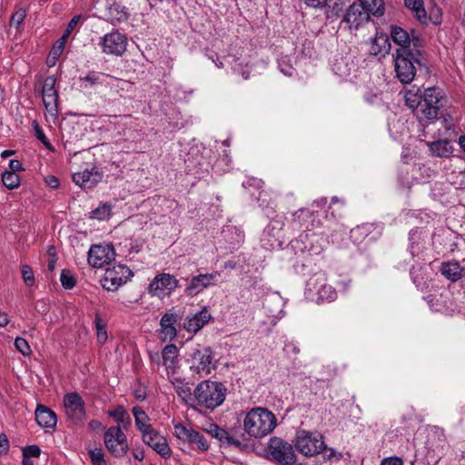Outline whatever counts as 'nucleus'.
<instances>
[{"label":"nucleus","mask_w":465,"mask_h":465,"mask_svg":"<svg viewBox=\"0 0 465 465\" xmlns=\"http://www.w3.org/2000/svg\"><path fill=\"white\" fill-rule=\"evenodd\" d=\"M392 57L396 78L401 84L411 83L417 70L425 64L423 53L420 50L397 48Z\"/></svg>","instance_id":"nucleus-1"},{"label":"nucleus","mask_w":465,"mask_h":465,"mask_svg":"<svg viewBox=\"0 0 465 465\" xmlns=\"http://www.w3.org/2000/svg\"><path fill=\"white\" fill-rule=\"evenodd\" d=\"M277 426L276 416L268 409L252 408L243 420L244 431L251 437L262 438L270 434Z\"/></svg>","instance_id":"nucleus-2"},{"label":"nucleus","mask_w":465,"mask_h":465,"mask_svg":"<svg viewBox=\"0 0 465 465\" xmlns=\"http://www.w3.org/2000/svg\"><path fill=\"white\" fill-rule=\"evenodd\" d=\"M226 391L222 382L203 381L194 390V401L202 407L213 410L223 404Z\"/></svg>","instance_id":"nucleus-3"},{"label":"nucleus","mask_w":465,"mask_h":465,"mask_svg":"<svg viewBox=\"0 0 465 465\" xmlns=\"http://www.w3.org/2000/svg\"><path fill=\"white\" fill-rule=\"evenodd\" d=\"M448 103L444 90L438 86L426 88L422 94L421 119H437Z\"/></svg>","instance_id":"nucleus-4"},{"label":"nucleus","mask_w":465,"mask_h":465,"mask_svg":"<svg viewBox=\"0 0 465 465\" xmlns=\"http://www.w3.org/2000/svg\"><path fill=\"white\" fill-rule=\"evenodd\" d=\"M305 294L309 300L317 303L333 302L337 298L335 289L328 283L327 275L322 272L315 273L308 280Z\"/></svg>","instance_id":"nucleus-5"},{"label":"nucleus","mask_w":465,"mask_h":465,"mask_svg":"<svg viewBox=\"0 0 465 465\" xmlns=\"http://www.w3.org/2000/svg\"><path fill=\"white\" fill-rule=\"evenodd\" d=\"M267 459L282 465H293L296 462V454L292 445L279 437L269 440L266 448Z\"/></svg>","instance_id":"nucleus-6"},{"label":"nucleus","mask_w":465,"mask_h":465,"mask_svg":"<svg viewBox=\"0 0 465 465\" xmlns=\"http://www.w3.org/2000/svg\"><path fill=\"white\" fill-rule=\"evenodd\" d=\"M104 442L107 450L115 458L124 457L129 450L127 437L119 425L106 430Z\"/></svg>","instance_id":"nucleus-7"},{"label":"nucleus","mask_w":465,"mask_h":465,"mask_svg":"<svg viewBox=\"0 0 465 465\" xmlns=\"http://www.w3.org/2000/svg\"><path fill=\"white\" fill-rule=\"evenodd\" d=\"M213 353L210 347L198 346L190 353L187 362L190 370L200 375H208L212 371Z\"/></svg>","instance_id":"nucleus-8"},{"label":"nucleus","mask_w":465,"mask_h":465,"mask_svg":"<svg viewBox=\"0 0 465 465\" xmlns=\"http://www.w3.org/2000/svg\"><path fill=\"white\" fill-rule=\"evenodd\" d=\"M295 446L305 456H314L325 449L322 435L305 430L298 431Z\"/></svg>","instance_id":"nucleus-9"},{"label":"nucleus","mask_w":465,"mask_h":465,"mask_svg":"<svg viewBox=\"0 0 465 465\" xmlns=\"http://www.w3.org/2000/svg\"><path fill=\"white\" fill-rule=\"evenodd\" d=\"M133 276L132 271L124 264H118L107 269L101 280V284L107 291H116Z\"/></svg>","instance_id":"nucleus-10"},{"label":"nucleus","mask_w":465,"mask_h":465,"mask_svg":"<svg viewBox=\"0 0 465 465\" xmlns=\"http://www.w3.org/2000/svg\"><path fill=\"white\" fill-rule=\"evenodd\" d=\"M99 45L103 53L120 56L126 51L127 37L119 31H113L100 38Z\"/></svg>","instance_id":"nucleus-11"},{"label":"nucleus","mask_w":465,"mask_h":465,"mask_svg":"<svg viewBox=\"0 0 465 465\" xmlns=\"http://www.w3.org/2000/svg\"><path fill=\"white\" fill-rule=\"evenodd\" d=\"M174 435L183 442L196 445V449L202 452H205L209 450V444L204 435L190 426H185L182 423L175 424Z\"/></svg>","instance_id":"nucleus-12"},{"label":"nucleus","mask_w":465,"mask_h":465,"mask_svg":"<svg viewBox=\"0 0 465 465\" xmlns=\"http://www.w3.org/2000/svg\"><path fill=\"white\" fill-rule=\"evenodd\" d=\"M115 258L112 244H94L90 247L87 256L88 263L94 268H102L111 263Z\"/></svg>","instance_id":"nucleus-13"},{"label":"nucleus","mask_w":465,"mask_h":465,"mask_svg":"<svg viewBox=\"0 0 465 465\" xmlns=\"http://www.w3.org/2000/svg\"><path fill=\"white\" fill-rule=\"evenodd\" d=\"M64 406L67 417L74 423H82L85 419L84 401L77 392L66 393Z\"/></svg>","instance_id":"nucleus-14"},{"label":"nucleus","mask_w":465,"mask_h":465,"mask_svg":"<svg viewBox=\"0 0 465 465\" xmlns=\"http://www.w3.org/2000/svg\"><path fill=\"white\" fill-rule=\"evenodd\" d=\"M142 439L144 444L151 447L163 459H169L171 457L172 450L168 445L167 440L153 428L143 433Z\"/></svg>","instance_id":"nucleus-15"},{"label":"nucleus","mask_w":465,"mask_h":465,"mask_svg":"<svg viewBox=\"0 0 465 465\" xmlns=\"http://www.w3.org/2000/svg\"><path fill=\"white\" fill-rule=\"evenodd\" d=\"M56 78L54 75L47 76L43 84V103L47 112L54 115L58 114V92L55 89Z\"/></svg>","instance_id":"nucleus-16"},{"label":"nucleus","mask_w":465,"mask_h":465,"mask_svg":"<svg viewBox=\"0 0 465 465\" xmlns=\"http://www.w3.org/2000/svg\"><path fill=\"white\" fill-rule=\"evenodd\" d=\"M179 285L178 280L169 273H160L149 284V292L153 295L162 296L169 294Z\"/></svg>","instance_id":"nucleus-17"},{"label":"nucleus","mask_w":465,"mask_h":465,"mask_svg":"<svg viewBox=\"0 0 465 465\" xmlns=\"http://www.w3.org/2000/svg\"><path fill=\"white\" fill-rule=\"evenodd\" d=\"M220 273L215 272L213 273H203L193 276L187 283L184 292L187 296H194L209 286L214 285Z\"/></svg>","instance_id":"nucleus-18"},{"label":"nucleus","mask_w":465,"mask_h":465,"mask_svg":"<svg viewBox=\"0 0 465 465\" xmlns=\"http://www.w3.org/2000/svg\"><path fill=\"white\" fill-rule=\"evenodd\" d=\"M370 19V14L361 5L352 4L347 9L341 21L347 25L349 29H358L362 24Z\"/></svg>","instance_id":"nucleus-19"},{"label":"nucleus","mask_w":465,"mask_h":465,"mask_svg":"<svg viewBox=\"0 0 465 465\" xmlns=\"http://www.w3.org/2000/svg\"><path fill=\"white\" fill-rule=\"evenodd\" d=\"M104 174L97 168L85 169L73 174V181L83 189H91L102 182Z\"/></svg>","instance_id":"nucleus-20"},{"label":"nucleus","mask_w":465,"mask_h":465,"mask_svg":"<svg viewBox=\"0 0 465 465\" xmlns=\"http://www.w3.org/2000/svg\"><path fill=\"white\" fill-rule=\"evenodd\" d=\"M180 320L178 314L169 311L165 312L160 321L161 326V339L163 341H173L176 335L177 331L174 324Z\"/></svg>","instance_id":"nucleus-21"},{"label":"nucleus","mask_w":465,"mask_h":465,"mask_svg":"<svg viewBox=\"0 0 465 465\" xmlns=\"http://www.w3.org/2000/svg\"><path fill=\"white\" fill-rule=\"evenodd\" d=\"M212 316L210 312L206 307H203L200 312L193 314L192 316H187L183 322V328L188 332L196 333L199 331L208 322L211 320Z\"/></svg>","instance_id":"nucleus-22"},{"label":"nucleus","mask_w":465,"mask_h":465,"mask_svg":"<svg viewBox=\"0 0 465 465\" xmlns=\"http://www.w3.org/2000/svg\"><path fill=\"white\" fill-rule=\"evenodd\" d=\"M427 233L421 228H414L409 233V250L412 257L419 255L426 249Z\"/></svg>","instance_id":"nucleus-23"},{"label":"nucleus","mask_w":465,"mask_h":465,"mask_svg":"<svg viewBox=\"0 0 465 465\" xmlns=\"http://www.w3.org/2000/svg\"><path fill=\"white\" fill-rule=\"evenodd\" d=\"M439 271L446 279L451 282H457L465 276V268L456 261L442 262Z\"/></svg>","instance_id":"nucleus-24"},{"label":"nucleus","mask_w":465,"mask_h":465,"mask_svg":"<svg viewBox=\"0 0 465 465\" xmlns=\"http://www.w3.org/2000/svg\"><path fill=\"white\" fill-rule=\"evenodd\" d=\"M390 50L391 42L389 36L383 33H377L371 43V54L374 56H385V54H389Z\"/></svg>","instance_id":"nucleus-25"},{"label":"nucleus","mask_w":465,"mask_h":465,"mask_svg":"<svg viewBox=\"0 0 465 465\" xmlns=\"http://www.w3.org/2000/svg\"><path fill=\"white\" fill-rule=\"evenodd\" d=\"M35 420L43 428H54L57 419L55 413L44 405H38L35 410Z\"/></svg>","instance_id":"nucleus-26"},{"label":"nucleus","mask_w":465,"mask_h":465,"mask_svg":"<svg viewBox=\"0 0 465 465\" xmlns=\"http://www.w3.org/2000/svg\"><path fill=\"white\" fill-rule=\"evenodd\" d=\"M208 432L213 437L219 440L223 444L236 447L241 446V441L239 440L234 439L232 436L230 435V433L227 430L219 427L216 424H211Z\"/></svg>","instance_id":"nucleus-27"},{"label":"nucleus","mask_w":465,"mask_h":465,"mask_svg":"<svg viewBox=\"0 0 465 465\" xmlns=\"http://www.w3.org/2000/svg\"><path fill=\"white\" fill-rule=\"evenodd\" d=\"M404 5L413 13L420 24H428L423 0H404Z\"/></svg>","instance_id":"nucleus-28"},{"label":"nucleus","mask_w":465,"mask_h":465,"mask_svg":"<svg viewBox=\"0 0 465 465\" xmlns=\"http://www.w3.org/2000/svg\"><path fill=\"white\" fill-rule=\"evenodd\" d=\"M105 77H107V74L104 73L91 71L85 76L79 78L80 86L87 89L102 85Z\"/></svg>","instance_id":"nucleus-29"},{"label":"nucleus","mask_w":465,"mask_h":465,"mask_svg":"<svg viewBox=\"0 0 465 465\" xmlns=\"http://www.w3.org/2000/svg\"><path fill=\"white\" fill-rule=\"evenodd\" d=\"M410 34L401 26L392 25L391 27V36L399 48H410Z\"/></svg>","instance_id":"nucleus-30"},{"label":"nucleus","mask_w":465,"mask_h":465,"mask_svg":"<svg viewBox=\"0 0 465 465\" xmlns=\"http://www.w3.org/2000/svg\"><path fill=\"white\" fill-rule=\"evenodd\" d=\"M405 104L412 110L414 114L421 119L422 95L412 91H407L404 95Z\"/></svg>","instance_id":"nucleus-31"},{"label":"nucleus","mask_w":465,"mask_h":465,"mask_svg":"<svg viewBox=\"0 0 465 465\" xmlns=\"http://www.w3.org/2000/svg\"><path fill=\"white\" fill-rule=\"evenodd\" d=\"M429 148L433 156L449 157L452 153V147L447 140H438L429 143Z\"/></svg>","instance_id":"nucleus-32"},{"label":"nucleus","mask_w":465,"mask_h":465,"mask_svg":"<svg viewBox=\"0 0 465 465\" xmlns=\"http://www.w3.org/2000/svg\"><path fill=\"white\" fill-rule=\"evenodd\" d=\"M178 349L174 344L166 345L162 351L163 364L166 369L174 370L177 364Z\"/></svg>","instance_id":"nucleus-33"},{"label":"nucleus","mask_w":465,"mask_h":465,"mask_svg":"<svg viewBox=\"0 0 465 465\" xmlns=\"http://www.w3.org/2000/svg\"><path fill=\"white\" fill-rule=\"evenodd\" d=\"M132 411L134 417L135 425L142 434L153 428V426L148 423L150 420L148 415L141 407L134 406Z\"/></svg>","instance_id":"nucleus-34"},{"label":"nucleus","mask_w":465,"mask_h":465,"mask_svg":"<svg viewBox=\"0 0 465 465\" xmlns=\"http://www.w3.org/2000/svg\"><path fill=\"white\" fill-rule=\"evenodd\" d=\"M360 4L369 14L380 17L384 14L382 0H359Z\"/></svg>","instance_id":"nucleus-35"},{"label":"nucleus","mask_w":465,"mask_h":465,"mask_svg":"<svg viewBox=\"0 0 465 465\" xmlns=\"http://www.w3.org/2000/svg\"><path fill=\"white\" fill-rule=\"evenodd\" d=\"M174 388L177 395L185 402H190L194 401V392L192 393L191 387L188 383L183 382L181 380H176V383H174Z\"/></svg>","instance_id":"nucleus-36"},{"label":"nucleus","mask_w":465,"mask_h":465,"mask_svg":"<svg viewBox=\"0 0 465 465\" xmlns=\"http://www.w3.org/2000/svg\"><path fill=\"white\" fill-rule=\"evenodd\" d=\"M108 413L119 426L120 424L129 425L131 423V419L123 406H118L116 409L109 411Z\"/></svg>","instance_id":"nucleus-37"},{"label":"nucleus","mask_w":465,"mask_h":465,"mask_svg":"<svg viewBox=\"0 0 465 465\" xmlns=\"http://www.w3.org/2000/svg\"><path fill=\"white\" fill-rule=\"evenodd\" d=\"M2 182L7 189L13 190L20 185V177L13 172L5 171L2 174Z\"/></svg>","instance_id":"nucleus-38"},{"label":"nucleus","mask_w":465,"mask_h":465,"mask_svg":"<svg viewBox=\"0 0 465 465\" xmlns=\"http://www.w3.org/2000/svg\"><path fill=\"white\" fill-rule=\"evenodd\" d=\"M94 326L96 330L97 340L99 342L104 343L107 340L106 324L101 319L99 314L95 315Z\"/></svg>","instance_id":"nucleus-39"},{"label":"nucleus","mask_w":465,"mask_h":465,"mask_svg":"<svg viewBox=\"0 0 465 465\" xmlns=\"http://www.w3.org/2000/svg\"><path fill=\"white\" fill-rule=\"evenodd\" d=\"M33 127H34L35 137L45 146L46 149H48L50 151H54V147H53L52 143L49 142V140L45 136L43 129L41 128V126L39 125L37 121L35 120L33 122Z\"/></svg>","instance_id":"nucleus-40"},{"label":"nucleus","mask_w":465,"mask_h":465,"mask_svg":"<svg viewBox=\"0 0 465 465\" xmlns=\"http://www.w3.org/2000/svg\"><path fill=\"white\" fill-rule=\"evenodd\" d=\"M60 281L62 286L66 290H71L75 286V279L68 270L64 269L62 271Z\"/></svg>","instance_id":"nucleus-41"},{"label":"nucleus","mask_w":465,"mask_h":465,"mask_svg":"<svg viewBox=\"0 0 465 465\" xmlns=\"http://www.w3.org/2000/svg\"><path fill=\"white\" fill-rule=\"evenodd\" d=\"M424 45V39L421 35L415 30H411L410 34V48L411 50H420Z\"/></svg>","instance_id":"nucleus-42"},{"label":"nucleus","mask_w":465,"mask_h":465,"mask_svg":"<svg viewBox=\"0 0 465 465\" xmlns=\"http://www.w3.org/2000/svg\"><path fill=\"white\" fill-rule=\"evenodd\" d=\"M88 453L94 465H106L102 448L90 449Z\"/></svg>","instance_id":"nucleus-43"},{"label":"nucleus","mask_w":465,"mask_h":465,"mask_svg":"<svg viewBox=\"0 0 465 465\" xmlns=\"http://www.w3.org/2000/svg\"><path fill=\"white\" fill-rule=\"evenodd\" d=\"M111 206L103 204L92 212V218L97 220H104L110 216Z\"/></svg>","instance_id":"nucleus-44"},{"label":"nucleus","mask_w":465,"mask_h":465,"mask_svg":"<svg viewBox=\"0 0 465 465\" xmlns=\"http://www.w3.org/2000/svg\"><path fill=\"white\" fill-rule=\"evenodd\" d=\"M67 40L68 38L62 35V36L55 42L50 53L54 59L61 55Z\"/></svg>","instance_id":"nucleus-45"},{"label":"nucleus","mask_w":465,"mask_h":465,"mask_svg":"<svg viewBox=\"0 0 465 465\" xmlns=\"http://www.w3.org/2000/svg\"><path fill=\"white\" fill-rule=\"evenodd\" d=\"M15 346L24 356H27L31 353V348L27 341L24 338L17 337L15 340Z\"/></svg>","instance_id":"nucleus-46"},{"label":"nucleus","mask_w":465,"mask_h":465,"mask_svg":"<svg viewBox=\"0 0 465 465\" xmlns=\"http://www.w3.org/2000/svg\"><path fill=\"white\" fill-rule=\"evenodd\" d=\"M368 229L365 225L357 226L351 231V238L355 242H361L367 236Z\"/></svg>","instance_id":"nucleus-47"},{"label":"nucleus","mask_w":465,"mask_h":465,"mask_svg":"<svg viewBox=\"0 0 465 465\" xmlns=\"http://www.w3.org/2000/svg\"><path fill=\"white\" fill-rule=\"evenodd\" d=\"M23 457L31 459L38 458L41 454V450L37 445H29L23 448Z\"/></svg>","instance_id":"nucleus-48"},{"label":"nucleus","mask_w":465,"mask_h":465,"mask_svg":"<svg viewBox=\"0 0 465 465\" xmlns=\"http://www.w3.org/2000/svg\"><path fill=\"white\" fill-rule=\"evenodd\" d=\"M25 17V10L23 8L18 9L15 13H14L10 19V25L18 27L24 21Z\"/></svg>","instance_id":"nucleus-49"},{"label":"nucleus","mask_w":465,"mask_h":465,"mask_svg":"<svg viewBox=\"0 0 465 465\" xmlns=\"http://www.w3.org/2000/svg\"><path fill=\"white\" fill-rule=\"evenodd\" d=\"M22 275H23L24 282L27 286L34 285L35 277H34V273H33V271L30 266L24 265L22 267Z\"/></svg>","instance_id":"nucleus-50"},{"label":"nucleus","mask_w":465,"mask_h":465,"mask_svg":"<svg viewBox=\"0 0 465 465\" xmlns=\"http://www.w3.org/2000/svg\"><path fill=\"white\" fill-rule=\"evenodd\" d=\"M431 435L433 438H437L440 442L439 446H437V449L440 448L441 450H443L444 443L446 441V437L443 429L439 427H433Z\"/></svg>","instance_id":"nucleus-51"},{"label":"nucleus","mask_w":465,"mask_h":465,"mask_svg":"<svg viewBox=\"0 0 465 465\" xmlns=\"http://www.w3.org/2000/svg\"><path fill=\"white\" fill-rule=\"evenodd\" d=\"M81 19V15H74L68 23L67 27L65 31L64 32L63 35L69 38L72 32L74 30V28L77 26L79 21Z\"/></svg>","instance_id":"nucleus-52"},{"label":"nucleus","mask_w":465,"mask_h":465,"mask_svg":"<svg viewBox=\"0 0 465 465\" xmlns=\"http://www.w3.org/2000/svg\"><path fill=\"white\" fill-rule=\"evenodd\" d=\"M433 25H440L441 23V15L439 8H435L430 12V17H428Z\"/></svg>","instance_id":"nucleus-53"},{"label":"nucleus","mask_w":465,"mask_h":465,"mask_svg":"<svg viewBox=\"0 0 465 465\" xmlns=\"http://www.w3.org/2000/svg\"><path fill=\"white\" fill-rule=\"evenodd\" d=\"M9 450V440L5 433L0 434V454L6 453Z\"/></svg>","instance_id":"nucleus-54"},{"label":"nucleus","mask_w":465,"mask_h":465,"mask_svg":"<svg viewBox=\"0 0 465 465\" xmlns=\"http://www.w3.org/2000/svg\"><path fill=\"white\" fill-rule=\"evenodd\" d=\"M9 168H10L9 172H13L15 173L16 172L24 171V167H23L22 163L19 160H17V159L10 160V162H9Z\"/></svg>","instance_id":"nucleus-55"},{"label":"nucleus","mask_w":465,"mask_h":465,"mask_svg":"<svg viewBox=\"0 0 465 465\" xmlns=\"http://www.w3.org/2000/svg\"><path fill=\"white\" fill-rule=\"evenodd\" d=\"M311 212L307 209H300L293 213V222L303 220L304 217H308Z\"/></svg>","instance_id":"nucleus-56"},{"label":"nucleus","mask_w":465,"mask_h":465,"mask_svg":"<svg viewBox=\"0 0 465 465\" xmlns=\"http://www.w3.org/2000/svg\"><path fill=\"white\" fill-rule=\"evenodd\" d=\"M381 465H403L401 459L398 457H390L384 459Z\"/></svg>","instance_id":"nucleus-57"},{"label":"nucleus","mask_w":465,"mask_h":465,"mask_svg":"<svg viewBox=\"0 0 465 465\" xmlns=\"http://www.w3.org/2000/svg\"><path fill=\"white\" fill-rule=\"evenodd\" d=\"M45 183L47 186L53 189H56L59 186V180L54 175L46 176Z\"/></svg>","instance_id":"nucleus-58"},{"label":"nucleus","mask_w":465,"mask_h":465,"mask_svg":"<svg viewBox=\"0 0 465 465\" xmlns=\"http://www.w3.org/2000/svg\"><path fill=\"white\" fill-rule=\"evenodd\" d=\"M284 61L280 63V69L282 74H284L287 76H292L295 71V69L291 65L283 66Z\"/></svg>","instance_id":"nucleus-59"},{"label":"nucleus","mask_w":465,"mask_h":465,"mask_svg":"<svg viewBox=\"0 0 465 465\" xmlns=\"http://www.w3.org/2000/svg\"><path fill=\"white\" fill-rule=\"evenodd\" d=\"M305 4L311 7H322L326 4V0H304Z\"/></svg>","instance_id":"nucleus-60"},{"label":"nucleus","mask_w":465,"mask_h":465,"mask_svg":"<svg viewBox=\"0 0 465 465\" xmlns=\"http://www.w3.org/2000/svg\"><path fill=\"white\" fill-rule=\"evenodd\" d=\"M262 183H263L262 180L256 179V178H252L246 183H243V186H246V184H248L250 186H254V187L260 188L262 185Z\"/></svg>","instance_id":"nucleus-61"},{"label":"nucleus","mask_w":465,"mask_h":465,"mask_svg":"<svg viewBox=\"0 0 465 465\" xmlns=\"http://www.w3.org/2000/svg\"><path fill=\"white\" fill-rule=\"evenodd\" d=\"M88 427L91 430H97L101 429L102 423L97 420H92L88 423Z\"/></svg>","instance_id":"nucleus-62"},{"label":"nucleus","mask_w":465,"mask_h":465,"mask_svg":"<svg viewBox=\"0 0 465 465\" xmlns=\"http://www.w3.org/2000/svg\"><path fill=\"white\" fill-rule=\"evenodd\" d=\"M285 348L288 351L292 352V353H294V354H298L300 353V349L299 347L292 343V342H290L288 344L285 345Z\"/></svg>","instance_id":"nucleus-63"},{"label":"nucleus","mask_w":465,"mask_h":465,"mask_svg":"<svg viewBox=\"0 0 465 465\" xmlns=\"http://www.w3.org/2000/svg\"><path fill=\"white\" fill-rule=\"evenodd\" d=\"M9 323L8 315L5 312H0V327H5Z\"/></svg>","instance_id":"nucleus-64"}]
</instances>
